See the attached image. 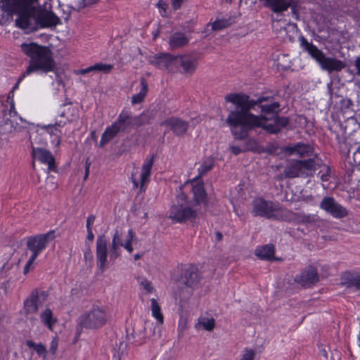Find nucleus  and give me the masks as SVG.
<instances>
[{"label": "nucleus", "mask_w": 360, "mask_h": 360, "mask_svg": "<svg viewBox=\"0 0 360 360\" xmlns=\"http://www.w3.org/2000/svg\"><path fill=\"white\" fill-rule=\"evenodd\" d=\"M224 99L236 106L229 110L226 120L236 140H245L250 131L256 128L277 134L289 124V118L278 116L281 105L278 102H271V97L261 96L253 100L246 94H229Z\"/></svg>", "instance_id": "f257e3e1"}, {"label": "nucleus", "mask_w": 360, "mask_h": 360, "mask_svg": "<svg viewBox=\"0 0 360 360\" xmlns=\"http://www.w3.org/2000/svg\"><path fill=\"white\" fill-rule=\"evenodd\" d=\"M22 51L30 58V63L26 70L20 76L22 80L27 75L34 72L48 73L56 72L57 69L51 50L36 43L22 44Z\"/></svg>", "instance_id": "f03ea898"}, {"label": "nucleus", "mask_w": 360, "mask_h": 360, "mask_svg": "<svg viewBox=\"0 0 360 360\" xmlns=\"http://www.w3.org/2000/svg\"><path fill=\"white\" fill-rule=\"evenodd\" d=\"M143 118V115L132 117L129 112L123 110L117 120L108 127L102 134L100 147H103L110 142L120 131H123L129 127H139L145 124L146 122Z\"/></svg>", "instance_id": "7ed1b4c3"}, {"label": "nucleus", "mask_w": 360, "mask_h": 360, "mask_svg": "<svg viewBox=\"0 0 360 360\" xmlns=\"http://www.w3.org/2000/svg\"><path fill=\"white\" fill-rule=\"evenodd\" d=\"M299 41L303 50L319 63L322 70L328 72H339L346 67L345 62L335 58L327 57L321 49L309 42L304 37L300 36Z\"/></svg>", "instance_id": "20e7f679"}, {"label": "nucleus", "mask_w": 360, "mask_h": 360, "mask_svg": "<svg viewBox=\"0 0 360 360\" xmlns=\"http://www.w3.org/2000/svg\"><path fill=\"white\" fill-rule=\"evenodd\" d=\"M198 216V211L191 206L186 195L181 193L177 195L176 201L171 206L168 217L174 222L186 224L195 222Z\"/></svg>", "instance_id": "39448f33"}, {"label": "nucleus", "mask_w": 360, "mask_h": 360, "mask_svg": "<svg viewBox=\"0 0 360 360\" xmlns=\"http://www.w3.org/2000/svg\"><path fill=\"white\" fill-rule=\"evenodd\" d=\"M108 308L101 304H94L90 309L79 317V325L86 329H98L105 326L110 319Z\"/></svg>", "instance_id": "423d86ee"}, {"label": "nucleus", "mask_w": 360, "mask_h": 360, "mask_svg": "<svg viewBox=\"0 0 360 360\" xmlns=\"http://www.w3.org/2000/svg\"><path fill=\"white\" fill-rule=\"evenodd\" d=\"M252 213L255 217H263L276 220H281L288 214H290L288 210L282 208L278 203L266 200L262 198H257L253 200Z\"/></svg>", "instance_id": "0eeeda50"}, {"label": "nucleus", "mask_w": 360, "mask_h": 360, "mask_svg": "<svg viewBox=\"0 0 360 360\" xmlns=\"http://www.w3.org/2000/svg\"><path fill=\"white\" fill-rule=\"evenodd\" d=\"M0 6L4 11L18 15L15 24L18 27L24 30L31 28L32 15L34 8H22L20 5L4 1H0Z\"/></svg>", "instance_id": "6e6552de"}, {"label": "nucleus", "mask_w": 360, "mask_h": 360, "mask_svg": "<svg viewBox=\"0 0 360 360\" xmlns=\"http://www.w3.org/2000/svg\"><path fill=\"white\" fill-rule=\"evenodd\" d=\"M317 165L314 158L292 162L285 167L284 175L286 178L312 176Z\"/></svg>", "instance_id": "1a4fd4ad"}, {"label": "nucleus", "mask_w": 360, "mask_h": 360, "mask_svg": "<svg viewBox=\"0 0 360 360\" xmlns=\"http://www.w3.org/2000/svg\"><path fill=\"white\" fill-rule=\"evenodd\" d=\"M41 297L45 298L46 293L41 292L39 295L38 290H33L30 295L25 299L23 304V312L27 320L34 323L37 319L36 315L41 305Z\"/></svg>", "instance_id": "9d476101"}, {"label": "nucleus", "mask_w": 360, "mask_h": 360, "mask_svg": "<svg viewBox=\"0 0 360 360\" xmlns=\"http://www.w3.org/2000/svg\"><path fill=\"white\" fill-rule=\"evenodd\" d=\"M134 237V233L132 229L128 231L127 240L124 243L122 242L121 238L116 231L112 240L110 247L109 257L110 261H115L120 255V247L124 248L129 253L133 252L132 241Z\"/></svg>", "instance_id": "9b49d317"}, {"label": "nucleus", "mask_w": 360, "mask_h": 360, "mask_svg": "<svg viewBox=\"0 0 360 360\" xmlns=\"http://www.w3.org/2000/svg\"><path fill=\"white\" fill-rule=\"evenodd\" d=\"M55 231H50L46 233L36 235L27 238V247L34 257H37L47 246L49 242L55 238Z\"/></svg>", "instance_id": "f8f14e48"}, {"label": "nucleus", "mask_w": 360, "mask_h": 360, "mask_svg": "<svg viewBox=\"0 0 360 360\" xmlns=\"http://www.w3.org/2000/svg\"><path fill=\"white\" fill-rule=\"evenodd\" d=\"M108 240L105 235L102 234L97 237L96 247V265L101 272L105 271L108 267Z\"/></svg>", "instance_id": "ddd939ff"}, {"label": "nucleus", "mask_w": 360, "mask_h": 360, "mask_svg": "<svg viewBox=\"0 0 360 360\" xmlns=\"http://www.w3.org/2000/svg\"><path fill=\"white\" fill-rule=\"evenodd\" d=\"M150 62L160 69H166L170 72L176 71L177 56L167 53H160L153 56Z\"/></svg>", "instance_id": "4468645a"}, {"label": "nucleus", "mask_w": 360, "mask_h": 360, "mask_svg": "<svg viewBox=\"0 0 360 360\" xmlns=\"http://www.w3.org/2000/svg\"><path fill=\"white\" fill-rule=\"evenodd\" d=\"M160 124L166 127L168 130L172 131L177 136H184L189 127V123L187 121L177 117H169L160 122Z\"/></svg>", "instance_id": "2eb2a0df"}, {"label": "nucleus", "mask_w": 360, "mask_h": 360, "mask_svg": "<svg viewBox=\"0 0 360 360\" xmlns=\"http://www.w3.org/2000/svg\"><path fill=\"white\" fill-rule=\"evenodd\" d=\"M197 58L190 54L177 56L176 71L185 75H191L196 70Z\"/></svg>", "instance_id": "dca6fc26"}, {"label": "nucleus", "mask_w": 360, "mask_h": 360, "mask_svg": "<svg viewBox=\"0 0 360 360\" xmlns=\"http://www.w3.org/2000/svg\"><path fill=\"white\" fill-rule=\"evenodd\" d=\"M320 207L335 218H342L348 214L347 210L331 197L324 198L320 204Z\"/></svg>", "instance_id": "f3484780"}, {"label": "nucleus", "mask_w": 360, "mask_h": 360, "mask_svg": "<svg viewBox=\"0 0 360 360\" xmlns=\"http://www.w3.org/2000/svg\"><path fill=\"white\" fill-rule=\"evenodd\" d=\"M200 278L197 267L193 265L185 266L181 269L179 283L190 288H195Z\"/></svg>", "instance_id": "a211bd4d"}, {"label": "nucleus", "mask_w": 360, "mask_h": 360, "mask_svg": "<svg viewBox=\"0 0 360 360\" xmlns=\"http://www.w3.org/2000/svg\"><path fill=\"white\" fill-rule=\"evenodd\" d=\"M319 281L318 271L314 266H308L297 274L295 281L302 286L310 287Z\"/></svg>", "instance_id": "6ab92c4d"}, {"label": "nucleus", "mask_w": 360, "mask_h": 360, "mask_svg": "<svg viewBox=\"0 0 360 360\" xmlns=\"http://www.w3.org/2000/svg\"><path fill=\"white\" fill-rule=\"evenodd\" d=\"M191 184L192 186L191 192L193 194V200L195 204L196 205H203L207 206L208 204V200L203 182L195 177L191 181Z\"/></svg>", "instance_id": "aec40b11"}, {"label": "nucleus", "mask_w": 360, "mask_h": 360, "mask_svg": "<svg viewBox=\"0 0 360 360\" xmlns=\"http://www.w3.org/2000/svg\"><path fill=\"white\" fill-rule=\"evenodd\" d=\"M284 151L288 155H297L300 158H306L313 155L314 148L308 143H297L286 146Z\"/></svg>", "instance_id": "412c9836"}, {"label": "nucleus", "mask_w": 360, "mask_h": 360, "mask_svg": "<svg viewBox=\"0 0 360 360\" xmlns=\"http://www.w3.org/2000/svg\"><path fill=\"white\" fill-rule=\"evenodd\" d=\"M32 156L34 160H37L49 166V170L54 169L55 159L51 153L41 148H32Z\"/></svg>", "instance_id": "4be33fe9"}, {"label": "nucleus", "mask_w": 360, "mask_h": 360, "mask_svg": "<svg viewBox=\"0 0 360 360\" xmlns=\"http://www.w3.org/2000/svg\"><path fill=\"white\" fill-rule=\"evenodd\" d=\"M37 22L41 27H50L60 23V19L51 11H45L39 14Z\"/></svg>", "instance_id": "5701e85b"}, {"label": "nucleus", "mask_w": 360, "mask_h": 360, "mask_svg": "<svg viewBox=\"0 0 360 360\" xmlns=\"http://www.w3.org/2000/svg\"><path fill=\"white\" fill-rule=\"evenodd\" d=\"M189 43V38L183 32H175L169 39L171 50L179 49L185 47Z\"/></svg>", "instance_id": "b1692460"}, {"label": "nucleus", "mask_w": 360, "mask_h": 360, "mask_svg": "<svg viewBox=\"0 0 360 360\" xmlns=\"http://www.w3.org/2000/svg\"><path fill=\"white\" fill-rule=\"evenodd\" d=\"M290 214H288L285 217L282 218L284 221H295L299 224H313L316 222V217L314 215L306 214L303 213H294L288 210Z\"/></svg>", "instance_id": "393cba45"}, {"label": "nucleus", "mask_w": 360, "mask_h": 360, "mask_svg": "<svg viewBox=\"0 0 360 360\" xmlns=\"http://www.w3.org/2000/svg\"><path fill=\"white\" fill-rule=\"evenodd\" d=\"M153 165V158H147L142 165L141 173V190H143L144 184L149 181L151 169Z\"/></svg>", "instance_id": "a878e982"}, {"label": "nucleus", "mask_w": 360, "mask_h": 360, "mask_svg": "<svg viewBox=\"0 0 360 360\" xmlns=\"http://www.w3.org/2000/svg\"><path fill=\"white\" fill-rule=\"evenodd\" d=\"M275 253L274 246L271 244L265 245L258 248L255 250V255L261 259L270 260Z\"/></svg>", "instance_id": "bb28decb"}, {"label": "nucleus", "mask_w": 360, "mask_h": 360, "mask_svg": "<svg viewBox=\"0 0 360 360\" xmlns=\"http://www.w3.org/2000/svg\"><path fill=\"white\" fill-rule=\"evenodd\" d=\"M40 319L44 325L46 326L51 330H53V326L57 321L56 319L53 317L51 310L49 308L45 309L40 314Z\"/></svg>", "instance_id": "cd10ccee"}, {"label": "nucleus", "mask_w": 360, "mask_h": 360, "mask_svg": "<svg viewBox=\"0 0 360 360\" xmlns=\"http://www.w3.org/2000/svg\"><path fill=\"white\" fill-rule=\"evenodd\" d=\"M141 89L139 93L134 95L131 97V103L133 105L141 103L147 94L148 90V84L144 78L141 79Z\"/></svg>", "instance_id": "c85d7f7f"}, {"label": "nucleus", "mask_w": 360, "mask_h": 360, "mask_svg": "<svg viewBox=\"0 0 360 360\" xmlns=\"http://www.w3.org/2000/svg\"><path fill=\"white\" fill-rule=\"evenodd\" d=\"M150 302V309L152 311V315L154 318L156 319L158 323L161 325L163 323L164 321V316L161 312V307L158 304V301L155 298L151 299Z\"/></svg>", "instance_id": "c756f323"}, {"label": "nucleus", "mask_w": 360, "mask_h": 360, "mask_svg": "<svg viewBox=\"0 0 360 360\" xmlns=\"http://www.w3.org/2000/svg\"><path fill=\"white\" fill-rule=\"evenodd\" d=\"M215 326V320L211 317H201L198 319V323L195 325V328H198L202 327L203 329L207 331H212Z\"/></svg>", "instance_id": "7c9ffc66"}, {"label": "nucleus", "mask_w": 360, "mask_h": 360, "mask_svg": "<svg viewBox=\"0 0 360 360\" xmlns=\"http://www.w3.org/2000/svg\"><path fill=\"white\" fill-rule=\"evenodd\" d=\"M214 166V160L211 158H207L198 168V176L201 177L210 171Z\"/></svg>", "instance_id": "2f4dec72"}, {"label": "nucleus", "mask_w": 360, "mask_h": 360, "mask_svg": "<svg viewBox=\"0 0 360 360\" xmlns=\"http://www.w3.org/2000/svg\"><path fill=\"white\" fill-rule=\"evenodd\" d=\"M0 1L8 2L20 5L23 7L34 8V6L39 4V0H0Z\"/></svg>", "instance_id": "473e14b6"}, {"label": "nucleus", "mask_w": 360, "mask_h": 360, "mask_svg": "<svg viewBox=\"0 0 360 360\" xmlns=\"http://www.w3.org/2000/svg\"><path fill=\"white\" fill-rule=\"evenodd\" d=\"M26 345L30 348H34L36 352L39 355H43L44 356H46V354L47 352L46 349L44 345L41 343L36 344L32 340H27Z\"/></svg>", "instance_id": "72a5a7b5"}, {"label": "nucleus", "mask_w": 360, "mask_h": 360, "mask_svg": "<svg viewBox=\"0 0 360 360\" xmlns=\"http://www.w3.org/2000/svg\"><path fill=\"white\" fill-rule=\"evenodd\" d=\"M96 71L103 72L104 73H109L113 68V65L110 64L96 63L94 64Z\"/></svg>", "instance_id": "f704fd0d"}, {"label": "nucleus", "mask_w": 360, "mask_h": 360, "mask_svg": "<svg viewBox=\"0 0 360 360\" xmlns=\"http://www.w3.org/2000/svg\"><path fill=\"white\" fill-rule=\"evenodd\" d=\"M229 25L228 21L224 20H219L214 22L212 29L214 30H221Z\"/></svg>", "instance_id": "c9c22d12"}, {"label": "nucleus", "mask_w": 360, "mask_h": 360, "mask_svg": "<svg viewBox=\"0 0 360 360\" xmlns=\"http://www.w3.org/2000/svg\"><path fill=\"white\" fill-rule=\"evenodd\" d=\"M140 285L148 293H151L154 290L152 283L147 279L142 280L140 282Z\"/></svg>", "instance_id": "e433bc0d"}, {"label": "nucleus", "mask_w": 360, "mask_h": 360, "mask_svg": "<svg viewBox=\"0 0 360 360\" xmlns=\"http://www.w3.org/2000/svg\"><path fill=\"white\" fill-rule=\"evenodd\" d=\"M68 122H70V120L68 119H63V120H57L55 122V124H53L54 125V129L56 131H58V132L60 133V127H63Z\"/></svg>", "instance_id": "4c0bfd02"}, {"label": "nucleus", "mask_w": 360, "mask_h": 360, "mask_svg": "<svg viewBox=\"0 0 360 360\" xmlns=\"http://www.w3.org/2000/svg\"><path fill=\"white\" fill-rule=\"evenodd\" d=\"M37 257H34L33 255H32L30 256V259H28L27 264L25 266L24 274H27L30 271V269L33 268V263Z\"/></svg>", "instance_id": "58836bf2"}, {"label": "nucleus", "mask_w": 360, "mask_h": 360, "mask_svg": "<svg viewBox=\"0 0 360 360\" xmlns=\"http://www.w3.org/2000/svg\"><path fill=\"white\" fill-rule=\"evenodd\" d=\"M94 68H95V65H94L89 66L84 69L78 70L75 71V73L77 75H86V74L90 73L91 72L96 71V69H94Z\"/></svg>", "instance_id": "ea45409f"}, {"label": "nucleus", "mask_w": 360, "mask_h": 360, "mask_svg": "<svg viewBox=\"0 0 360 360\" xmlns=\"http://www.w3.org/2000/svg\"><path fill=\"white\" fill-rule=\"evenodd\" d=\"M349 284L350 285L355 287L356 289L360 290V275L351 279Z\"/></svg>", "instance_id": "a19ab883"}, {"label": "nucleus", "mask_w": 360, "mask_h": 360, "mask_svg": "<svg viewBox=\"0 0 360 360\" xmlns=\"http://www.w3.org/2000/svg\"><path fill=\"white\" fill-rule=\"evenodd\" d=\"M58 340L56 338L53 339L52 341L51 342L49 350L52 354H56L58 348Z\"/></svg>", "instance_id": "79ce46f5"}, {"label": "nucleus", "mask_w": 360, "mask_h": 360, "mask_svg": "<svg viewBox=\"0 0 360 360\" xmlns=\"http://www.w3.org/2000/svg\"><path fill=\"white\" fill-rule=\"evenodd\" d=\"M95 219L96 217L93 214H91L86 219V229H92L91 226L94 223Z\"/></svg>", "instance_id": "37998d69"}, {"label": "nucleus", "mask_w": 360, "mask_h": 360, "mask_svg": "<svg viewBox=\"0 0 360 360\" xmlns=\"http://www.w3.org/2000/svg\"><path fill=\"white\" fill-rule=\"evenodd\" d=\"M172 6L174 10L179 9L184 0H171Z\"/></svg>", "instance_id": "c03bdc74"}, {"label": "nucleus", "mask_w": 360, "mask_h": 360, "mask_svg": "<svg viewBox=\"0 0 360 360\" xmlns=\"http://www.w3.org/2000/svg\"><path fill=\"white\" fill-rule=\"evenodd\" d=\"M42 129H46V131L51 134H56V133H55L56 131L54 129L53 124L44 125L42 127Z\"/></svg>", "instance_id": "a18cd8bd"}, {"label": "nucleus", "mask_w": 360, "mask_h": 360, "mask_svg": "<svg viewBox=\"0 0 360 360\" xmlns=\"http://www.w3.org/2000/svg\"><path fill=\"white\" fill-rule=\"evenodd\" d=\"M84 259L86 261H89L90 262H93V255L92 252L89 248L85 252H84Z\"/></svg>", "instance_id": "49530a36"}, {"label": "nucleus", "mask_w": 360, "mask_h": 360, "mask_svg": "<svg viewBox=\"0 0 360 360\" xmlns=\"http://www.w3.org/2000/svg\"><path fill=\"white\" fill-rule=\"evenodd\" d=\"M158 6L159 8L162 9L164 12H166V10L168 8V4L162 0H160L158 3Z\"/></svg>", "instance_id": "de8ad7c7"}, {"label": "nucleus", "mask_w": 360, "mask_h": 360, "mask_svg": "<svg viewBox=\"0 0 360 360\" xmlns=\"http://www.w3.org/2000/svg\"><path fill=\"white\" fill-rule=\"evenodd\" d=\"M230 150H231V153L236 155L240 154L242 152V150L240 149V148L238 146H231Z\"/></svg>", "instance_id": "09e8293b"}, {"label": "nucleus", "mask_w": 360, "mask_h": 360, "mask_svg": "<svg viewBox=\"0 0 360 360\" xmlns=\"http://www.w3.org/2000/svg\"><path fill=\"white\" fill-rule=\"evenodd\" d=\"M179 330L183 332L186 329V321L184 319H181L179 323Z\"/></svg>", "instance_id": "8fccbe9b"}, {"label": "nucleus", "mask_w": 360, "mask_h": 360, "mask_svg": "<svg viewBox=\"0 0 360 360\" xmlns=\"http://www.w3.org/2000/svg\"><path fill=\"white\" fill-rule=\"evenodd\" d=\"M325 169H326V172L324 174H321V179L323 181H328L329 172H330L329 167H326Z\"/></svg>", "instance_id": "3c124183"}, {"label": "nucleus", "mask_w": 360, "mask_h": 360, "mask_svg": "<svg viewBox=\"0 0 360 360\" xmlns=\"http://www.w3.org/2000/svg\"><path fill=\"white\" fill-rule=\"evenodd\" d=\"M87 239L90 241H93L94 238V235L93 233L92 229H87Z\"/></svg>", "instance_id": "603ef678"}, {"label": "nucleus", "mask_w": 360, "mask_h": 360, "mask_svg": "<svg viewBox=\"0 0 360 360\" xmlns=\"http://www.w3.org/2000/svg\"><path fill=\"white\" fill-rule=\"evenodd\" d=\"M98 0H83L84 6H89L96 3Z\"/></svg>", "instance_id": "864d4df0"}, {"label": "nucleus", "mask_w": 360, "mask_h": 360, "mask_svg": "<svg viewBox=\"0 0 360 360\" xmlns=\"http://www.w3.org/2000/svg\"><path fill=\"white\" fill-rule=\"evenodd\" d=\"M215 236H216V240H217L218 242L221 241V239H222V238H223V235H222V233H220V232H219V231H218V232H217V233H215Z\"/></svg>", "instance_id": "5fc2aeb1"}, {"label": "nucleus", "mask_w": 360, "mask_h": 360, "mask_svg": "<svg viewBox=\"0 0 360 360\" xmlns=\"http://www.w3.org/2000/svg\"><path fill=\"white\" fill-rule=\"evenodd\" d=\"M131 179H132L133 184H134V187L137 188L139 187V183H138L137 180L134 178L133 174L131 176Z\"/></svg>", "instance_id": "6e6d98bb"}, {"label": "nucleus", "mask_w": 360, "mask_h": 360, "mask_svg": "<svg viewBox=\"0 0 360 360\" xmlns=\"http://www.w3.org/2000/svg\"><path fill=\"white\" fill-rule=\"evenodd\" d=\"M9 112H10V114H11V113H13V112L14 114H16V113H17V112H16V111H15V110L14 103H13V101H12V103H11V108H10V110H9Z\"/></svg>", "instance_id": "4d7b16f0"}, {"label": "nucleus", "mask_w": 360, "mask_h": 360, "mask_svg": "<svg viewBox=\"0 0 360 360\" xmlns=\"http://www.w3.org/2000/svg\"><path fill=\"white\" fill-rule=\"evenodd\" d=\"M89 169L88 168H85V174H84V180H86L88 176H89Z\"/></svg>", "instance_id": "13d9d810"}, {"label": "nucleus", "mask_w": 360, "mask_h": 360, "mask_svg": "<svg viewBox=\"0 0 360 360\" xmlns=\"http://www.w3.org/2000/svg\"><path fill=\"white\" fill-rule=\"evenodd\" d=\"M141 256H142V255H140V254H136V255H134V260H136H136H139V259L141 257Z\"/></svg>", "instance_id": "bf43d9fd"}, {"label": "nucleus", "mask_w": 360, "mask_h": 360, "mask_svg": "<svg viewBox=\"0 0 360 360\" xmlns=\"http://www.w3.org/2000/svg\"><path fill=\"white\" fill-rule=\"evenodd\" d=\"M90 162H89V159H87L86 160V163H85V168H88L89 169H90Z\"/></svg>", "instance_id": "052dcab7"}, {"label": "nucleus", "mask_w": 360, "mask_h": 360, "mask_svg": "<svg viewBox=\"0 0 360 360\" xmlns=\"http://www.w3.org/2000/svg\"><path fill=\"white\" fill-rule=\"evenodd\" d=\"M21 81H22V80H20V77H19V78H18V82H17V83L15 84V86H14V87H13V89H17V88H18V84H20V82Z\"/></svg>", "instance_id": "680f3d73"}, {"label": "nucleus", "mask_w": 360, "mask_h": 360, "mask_svg": "<svg viewBox=\"0 0 360 360\" xmlns=\"http://www.w3.org/2000/svg\"><path fill=\"white\" fill-rule=\"evenodd\" d=\"M60 117L61 118H64L65 117V112H61V113L60 114Z\"/></svg>", "instance_id": "e2e57ef3"}, {"label": "nucleus", "mask_w": 360, "mask_h": 360, "mask_svg": "<svg viewBox=\"0 0 360 360\" xmlns=\"http://www.w3.org/2000/svg\"><path fill=\"white\" fill-rule=\"evenodd\" d=\"M248 142L250 143H252L253 145H255V141L254 139H249Z\"/></svg>", "instance_id": "0e129e2a"}, {"label": "nucleus", "mask_w": 360, "mask_h": 360, "mask_svg": "<svg viewBox=\"0 0 360 360\" xmlns=\"http://www.w3.org/2000/svg\"><path fill=\"white\" fill-rule=\"evenodd\" d=\"M358 340H359V346L360 347V331L358 335Z\"/></svg>", "instance_id": "69168bd1"}, {"label": "nucleus", "mask_w": 360, "mask_h": 360, "mask_svg": "<svg viewBox=\"0 0 360 360\" xmlns=\"http://www.w3.org/2000/svg\"><path fill=\"white\" fill-rule=\"evenodd\" d=\"M8 122H10V120H6V122H5V123H6V124H8Z\"/></svg>", "instance_id": "338daca9"}, {"label": "nucleus", "mask_w": 360, "mask_h": 360, "mask_svg": "<svg viewBox=\"0 0 360 360\" xmlns=\"http://www.w3.org/2000/svg\"><path fill=\"white\" fill-rule=\"evenodd\" d=\"M60 139H58V144H59V143H60Z\"/></svg>", "instance_id": "774afa93"}]
</instances>
